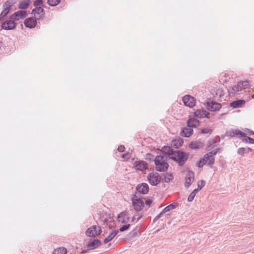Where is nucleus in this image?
Instances as JSON below:
<instances>
[{
    "label": "nucleus",
    "mask_w": 254,
    "mask_h": 254,
    "mask_svg": "<svg viewBox=\"0 0 254 254\" xmlns=\"http://www.w3.org/2000/svg\"><path fill=\"white\" fill-rule=\"evenodd\" d=\"M33 5L35 7L42 6L46 8V6L43 4V0H35L33 2Z\"/></svg>",
    "instance_id": "obj_36"
},
{
    "label": "nucleus",
    "mask_w": 254,
    "mask_h": 254,
    "mask_svg": "<svg viewBox=\"0 0 254 254\" xmlns=\"http://www.w3.org/2000/svg\"><path fill=\"white\" fill-rule=\"evenodd\" d=\"M31 13L32 14L35 15L36 14H41L39 16V17L37 18L38 19H40L44 14L45 13V10L44 9L41 7V6H37L35 7L34 9L32 10Z\"/></svg>",
    "instance_id": "obj_20"
},
{
    "label": "nucleus",
    "mask_w": 254,
    "mask_h": 254,
    "mask_svg": "<svg viewBox=\"0 0 254 254\" xmlns=\"http://www.w3.org/2000/svg\"><path fill=\"white\" fill-rule=\"evenodd\" d=\"M174 146H176L177 148L179 147V146H181V143L180 142L179 144H174Z\"/></svg>",
    "instance_id": "obj_50"
},
{
    "label": "nucleus",
    "mask_w": 254,
    "mask_h": 254,
    "mask_svg": "<svg viewBox=\"0 0 254 254\" xmlns=\"http://www.w3.org/2000/svg\"><path fill=\"white\" fill-rule=\"evenodd\" d=\"M123 158H124L125 159H126V158L128 159L129 158L128 154V153H126V154H123Z\"/></svg>",
    "instance_id": "obj_48"
},
{
    "label": "nucleus",
    "mask_w": 254,
    "mask_h": 254,
    "mask_svg": "<svg viewBox=\"0 0 254 254\" xmlns=\"http://www.w3.org/2000/svg\"><path fill=\"white\" fill-rule=\"evenodd\" d=\"M252 150V149L249 147H247V148L241 147V148H239L238 149L237 152L239 154L243 155L245 153H249V152H251Z\"/></svg>",
    "instance_id": "obj_28"
},
{
    "label": "nucleus",
    "mask_w": 254,
    "mask_h": 254,
    "mask_svg": "<svg viewBox=\"0 0 254 254\" xmlns=\"http://www.w3.org/2000/svg\"><path fill=\"white\" fill-rule=\"evenodd\" d=\"M101 245L100 240L96 239L94 240L91 243H89L87 245V249L88 250H92L95 249Z\"/></svg>",
    "instance_id": "obj_19"
},
{
    "label": "nucleus",
    "mask_w": 254,
    "mask_h": 254,
    "mask_svg": "<svg viewBox=\"0 0 254 254\" xmlns=\"http://www.w3.org/2000/svg\"><path fill=\"white\" fill-rule=\"evenodd\" d=\"M130 226V224H127V225H124L120 228L119 230L120 232H124L125 230L128 229Z\"/></svg>",
    "instance_id": "obj_40"
},
{
    "label": "nucleus",
    "mask_w": 254,
    "mask_h": 254,
    "mask_svg": "<svg viewBox=\"0 0 254 254\" xmlns=\"http://www.w3.org/2000/svg\"><path fill=\"white\" fill-rule=\"evenodd\" d=\"M200 132L202 134L211 133L212 129L209 128H202L200 129Z\"/></svg>",
    "instance_id": "obj_37"
},
{
    "label": "nucleus",
    "mask_w": 254,
    "mask_h": 254,
    "mask_svg": "<svg viewBox=\"0 0 254 254\" xmlns=\"http://www.w3.org/2000/svg\"><path fill=\"white\" fill-rule=\"evenodd\" d=\"M53 254H67V250L64 247H61L55 250Z\"/></svg>",
    "instance_id": "obj_29"
},
{
    "label": "nucleus",
    "mask_w": 254,
    "mask_h": 254,
    "mask_svg": "<svg viewBox=\"0 0 254 254\" xmlns=\"http://www.w3.org/2000/svg\"><path fill=\"white\" fill-rule=\"evenodd\" d=\"M125 149V148L124 146H123V145H120V146H119V147L118 148V151L120 152H124Z\"/></svg>",
    "instance_id": "obj_45"
},
{
    "label": "nucleus",
    "mask_w": 254,
    "mask_h": 254,
    "mask_svg": "<svg viewBox=\"0 0 254 254\" xmlns=\"http://www.w3.org/2000/svg\"><path fill=\"white\" fill-rule=\"evenodd\" d=\"M21 28L22 29H23V24H21Z\"/></svg>",
    "instance_id": "obj_56"
},
{
    "label": "nucleus",
    "mask_w": 254,
    "mask_h": 254,
    "mask_svg": "<svg viewBox=\"0 0 254 254\" xmlns=\"http://www.w3.org/2000/svg\"><path fill=\"white\" fill-rule=\"evenodd\" d=\"M249 134L250 135H254V131H252V130H249Z\"/></svg>",
    "instance_id": "obj_49"
},
{
    "label": "nucleus",
    "mask_w": 254,
    "mask_h": 254,
    "mask_svg": "<svg viewBox=\"0 0 254 254\" xmlns=\"http://www.w3.org/2000/svg\"><path fill=\"white\" fill-rule=\"evenodd\" d=\"M194 179V173L192 171H189L186 177V182L185 186L186 188H188Z\"/></svg>",
    "instance_id": "obj_12"
},
{
    "label": "nucleus",
    "mask_w": 254,
    "mask_h": 254,
    "mask_svg": "<svg viewBox=\"0 0 254 254\" xmlns=\"http://www.w3.org/2000/svg\"><path fill=\"white\" fill-rule=\"evenodd\" d=\"M167 157L166 155H157L155 159L154 163L156 165V170L159 172L166 171L169 167L167 163Z\"/></svg>",
    "instance_id": "obj_1"
},
{
    "label": "nucleus",
    "mask_w": 254,
    "mask_h": 254,
    "mask_svg": "<svg viewBox=\"0 0 254 254\" xmlns=\"http://www.w3.org/2000/svg\"><path fill=\"white\" fill-rule=\"evenodd\" d=\"M216 142L214 139L210 140L208 142V147L210 148L213 147V144Z\"/></svg>",
    "instance_id": "obj_42"
},
{
    "label": "nucleus",
    "mask_w": 254,
    "mask_h": 254,
    "mask_svg": "<svg viewBox=\"0 0 254 254\" xmlns=\"http://www.w3.org/2000/svg\"><path fill=\"white\" fill-rule=\"evenodd\" d=\"M205 185V182L203 180L199 181L197 182V187L198 190H201Z\"/></svg>",
    "instance_id": "obj_39"
},
{
    "label": "nucleus",
    "mask_w": 254,
    "mask_h": 254,
    "mask_svg": "<svg viewBox=\"0 0 254 254\" xmlns=\"http://www.w3.org/2000/svg\"><path fill=\"white\" fill-rule=\"evenodd\" d=\"M152 199L150 197L148 198L146 201H145V204L148 206V207H150L151 204L152 203Z\"/></svg>",
    "instance_id": "obj_41"
},
{
    "label": "nucleus",
    "mask_w": 254,
    "mask_h": 254,
    "mask_svg": "<svg viewBox=\"0 0 254 254\" xmlns=\"http://www.w3.org/2000/svg\"><path fill=\"white\" fill-rule=\"evenodd\" d=\"M164 213H163V211H162L157 216H156L153 220V222H156L162 216L163 214H164Z\"/></svg>",
    "instance_id": "obj_43"
},
{
    "label": "nucleus",
    "mask_w": 254,
    "mask_h": 254,
    "mask_svg": "<svg viewBox=\"0 0 254 254\" xmlns=\"http://www.w3.org/2000/svg\"><path fill=\"white\" fill-rule=\"evenodd\" d=\"M136 190L138 193L145 194L149 191V186L146 183H142L136 186Z\"/></svg>",
    "instance_id": "obj_14"
},
{
    "label": "nucleus",
    "mask_w": 254,
    "mask_h": 254,
    "mask_svg": "<svg viewBox=\"0 0 254 254\" xmlns=\"http://www.w3.org/2000/svg\"><path fill=\"white\" fill-rule=\"evenodd\" d=\"M175 151H174L172 147L170 146H164L162 149V152L167 155L171 156L172 157V154L174 153Z\"/></svg>",
    "instance_id": "obj_26"
},
{
    "label": "nucleus",
    "mask_w": 254,
    "mask_h": 254,
    "mask_svg": "<svg viewBox=\"0 0 254 254\" xmlns=\"http://www.w3.org/2000/svg\"><path fill=\"white\" fill-rule=\"evenodd\" d=\"M141 217H142V216H140V217H139L137 219V221H139L141 219Z\"/></svg>",
    "instance_id": "obj_54"
},
{
    "label": "nucleus",
    "mask_w": 254,
    "mask_h": 254,
    "mask_svg": "<svg viewBox=\"0 0 254 254\" xmlns=\"http://www.w3.org/2000/svg\"><path fill=\"white\" fill-rule=\"evenodd\" d=\"M239 87L241 88V91L243 89H246L249 84L248 80H242L238 82Z\"/></svg>",
    "instance_id": "obj_30"
},
{
    "label": "nucleus",
    "mask_w": 254,
    "mask_h": 254,
    "mask_svg": "<svg viewBox=\"0 0 254 254\" xmlns=\"http://www.w3.org/2000/svg\"><path fill=\"white\" fill-rule=\"evenodd\" d=\"M164 180L166 183L169 182L170 181H172L174 177L172 174L171 173H167L164 175Z\"/></svg>",
    "instance_id": "obj_34"
},
{
    "label": "nucleus",
    "mask_w": 254,
    "mask_h": 254,
    "mask_svg": "<svg viewBox=\"0 0 254 254\" xmlns=\"http://www.w3.org/2000/svg\"><path fill=\"white\" fill-rule=\"evenodd\" d=\"M201 160L202 162V163L205 165L207 163L208 164V162L210 161V158L207 154H205L203 158L201 159Z\"/></svg>",
    "instance_id": "obj_38"
},
{
    "label": "nucleus",
    "mask_w": 254,
    "mask_h": 254,
    "mask_svg": "<svg viewBox=\"0 0 254 254\" xmlns=\"http://www.w3.org/2000/svg\"><path fill=\"white\" fill-rule=\"evenodd\" d=\"M61 0H48L47 3L51 6H55L60 3Z\"/></svg>",
    "instance_id": "obj_33"
},
{
    "label": "nucleus",
    "mask_w": 254,
    "mask_h": 254,
    "mask_svg": "<svg viewBox=\"0 0 254 254\" xmlns=\"http://www.w3.org/2000/svg\"><path fill=\"white\" fill-rule=\"evenodd\" d=\"M149 183L152 186H157L161 181V177L158 173H151L148 176Z\"/></svg>",
    "instance_id": "obj_6"
},
{
    "label": "nucleus",
    "mask_w": 254,
    "mask_h": 254,
    "mask_svg": "<svg viewBox=\"0 0 254 254\" xmlns=\"http://www.w3.org/2000/svg\"><path fill=\"white\" fill-rule=\"evenodd\" d=\"M228 76L227 75V74H225L224 77H227Z\"/></svg>",
    "instance_id": "obj_55"
},
{
    "label": "nucleus",
    "mask_w": 254,
    "mask_h": 254,
    "mask_svg": "<svg viewBox=\"0 0 254 254\" xmlns=\"http://www.w3.org/2000/svg\"><path fill=\"white\" fill-rule=\"evenodd\" d=\"M252 98L254 99V94L252 95Z\"/></svg>",
    "instance_id": "obj_57"
},
{
    "label": "nucleus",
    "mask_w": 254,
    "mask_h": 254,
    "mask_svg": "<svg viewBox=\"0 0 254 254\" xmlns=\"http://www.w3.org/2000/svg\"><path fill=\"white\" fill-rule=\"evenodd\" d=\"M118 233V231L115 230L111 233L104 241V244H107L112 241Z\"/></svg>",
    "instance_id": "obj_27"
},
{
    "label": "nucleus",
    "mask_w": 254,
    "mask_h": 254,
    "mask_svg": "<svg viewBox=\"0 0 254 254\" xmlns=\"http://www.w3.org/2000/svg\"><path fill=\"white\" fill-rule=\"evenodd\" d=\"M30 3V0H21L19 3L18 8L20 9H25L29 7Z\"/></svg>",
    "instance_id": "obj_24"
},
{
    "label": "nucleus",
    "mask_w": 254,
    "mask_h": 254,
    "mask_svg": "<svg viewBox=\"0 0 254 254\" xmlns=\"http://www.w3.org/2000/svg\"><path fill=\"white\" fill-rule=\"evenodd\" d=\"M135 219V217L134 216H133L131 219V222H133Z\"/></svg>",
    "instance_id": "obj_51"
},
{
    "label": "nucleus",
    "mask_w": 254,
    "mask_h": 254,
    "mask_svg": "<svg viewBox=\"0 0 254 254\" xmlns=\"http://www.w3.org/2000/svg\"><path fill=\"white\" fill-rule=\"evenodd\" d=\"M203 143L200 141H192L189 144V147L192 149H197L203 147Z\"/></svg>",
    "instance_id": "obj_25"
},
{
    "label": "nucleus",
    "mask_w": 254,
    "mask_h": 254,
    "mask_svg": "<svg viewBox=\"0 0 254 254\" xmlns=\"http://www.w3.org/2000/svg\"><path fill=\"white\" fill-rule=\"evenodd\" d=\"M182 100L184 105L190 108L193 107L196 104L195 99L190 95L184 96L183 97Z\"/></svg>",
    "instance_id": "obj_7"
},
{
    "label": "nucleus",
    "mask_w": 254,
    "mask_h": 254,
    "mask_svg": "<svg viewBox=\"0 0 254 254\" xmlns=\"http://www.w3.org/2000/svg\"><path fill=\"white\" fill-rule=\"evenodd\" d=\"M2 43L0 41V48L2 46Z\"/></svg>",
    "instance_id": "obj_53"
},
{
    "label": "nucleus",
    "mask_w": 254,
    "mask_h": 254,
    "mask_svg": "<svg viewBox=\"0 0 254 254\" xmlns=\"http://www.w3.org/2000/svg\"><path fill=\"white\" fill-rule=\"evenodd\" d=\"M206 106L207 109L210 111H218L222 107L221 104L213 101L207 102Z\"/></svg>",
    "instance_id": "obj_10"
},
{
    "label": "nucleus",
    "mask_w": 254,
    "mask_h": 254,
    "mask_svg": "<svg viewBox=\"0 0 254 254\" xmlns=\"http://www.w3.org/2000/svg\"><path fill=\"white\" fill-rule=\"evenodd\" d=\"M203 165H204V164L202 163V162L200 160L199 161L198 164V167H199V168L202 167L203 166Z\"/></svg>",
    "instance_id": "obj_46"
},
{
    "label": "nucleus",
    "mask_w": 254,
    "mask_h": 254,
    "mask_svg": "<svg viewBox=\"0 0 254 254\" xmlns=\"http://www.w3.org/2000/svg\"><path fill=\"white\" fill-rule=\"evenodd\" d=\"M134 166L136 169L142 171L148 168V164L144 161H136L134 163Z\"/></svg>",
    "instance_id": "obj_16"
},
{
    "label": "nucleus",
    "mask_w": 254,
    "mask_h": 254,
    "mask_svg": "<svg viewBox=\"0 0 254 254\" xmlns=\"http://www.w3.org/2000/svg\"><path fill=\"white\" fill-rule=\"evenodd\" d=\"M218 149V148H217L206 154L210 158V161L208 162V165L210 167H212V165L214 163L215 158L214 156L216 154Z\"/></svg>",
    "instance_id": "obj_18"
},
{
    "label": "nucleus",
    "mask_w": 254,
    "mask_h": 254,
    "mask_svg": "<svg viewBox=\"0 0 254 254\" xmlns=\"http://www.w3.org/2000/svg\"><path fill=\"white\" fill-rule=\"evenodd\" d=\"M230 134L232 136L240 135L242 137V135H244V133L239 130L235 129L232 130Z\"/></svg>",
    "instance_id": "obj_35"
},
{
    "label": "nucleus",
    "mask_w": 254,
    "mask_h": 254,
    "mask_svg": "<svg viewBox=\"0 0 254 254\" xmlns=\"http://www.w3.org/2000/svg\"><path fill=\"white\" fill-rule=\"evenodd\" d=\"M101 230L99 229L97 230L96 226H93L90 228L87 229L86 231V235L88 237H95L96 236L100 235Z\"/></svg>",
    "instance_id": "obj_9"
},
{
    "label": "nucleus",
    "mask_w": 254,
    "mask_h": 254,
    "mask_svg": "<svg viewBox=\"0 0 254 254\" xmlns=\"http://www.w3.org/2000/svg\"><path fill=\"white\" fill-rule=\"evenodd\" d=\"M249 139V142L252 144H254V139L252 138H248Z\"/></svg>",
    "instance_id": "obj_47"
},
{
    "label": "nucleus",
    "mask_w": 254,
    "mask_h": 254,
    "mask_svg": "<svg viewBox=\"0 0 254 254\" xmlns=\"http://www.w3.org/2000/svg\"><path fill=\"white\" fill-rule=\"evenodd\" d=\"M241 91V88L239 87L238 83L237 85L230 86L228 89V93L230 96H234L238 92Z\"/></svg>",
    "instance_id": "obj_17"
},
{
    "label": "nucleus",
    "mask_w": 254,
    "mask_h": 254,
    "mask_svg": "<svg viewBox=\"0 0 254 254\" xmlns=\"http://www.w3.org/2000/svg\"><path fill=\"white\" fill-rule=\"evenodd\" d=\"M192 133V128H191L190 127H189L187 126V127H185L183 129L181 133V134L182 136L189 137L191 136Z\"/></svg>",
    "instance_id": "obj_21"
},
{
    "label": "nucleus",
    "mask_w": 254,
    "mask_h": 254,
    "mask_svg": "<svg viewBox=\"0 0 254 254\" xmlns=\"http://www.w3.org/2000/svg\"><path fill=\"white\" fill-rule=\"evenodd\" d=\"M198 191V189H194L189 195V196H188V201H189V202H191L192 201L196 194L197 193V192Z\"/></svg>",
    "instance_id": "obj_31"
},
{
    "label": "nucleus",
    "mask_w": 254,
    "mask_h": 254,
    "mask_svg": "<svg viewBox=\"0 0 254 254\" xmlns=\"http://www.w3.org/2000/svg\"><path fill=\"white\" fill-rule=\"evenodd\" d=\"M86 252V251H83L81 253V254H83L85 253Z\"/></svg>",
    "instance_id": "obj_52"
},
{
    "label": "nucleus",
    "mask_w": 254,
    "mask_h": 254,
    "mask_svg": "<svg viewBox=\"0 0 254 254\" xmlns=\"http://www.w3.org/2000/svg\"><path fill=\"white\" fill-rule=\"evenodd\" d=\"M24 24L26 27L32 29L36 26L37 22L35 18L28 17L24 20Z\"/></svg>",
    "instance_id": "obj_13"
},
{
    "label": "nucleus",
    "mask_w": 254,
    "mask_h": 254,
    "mask_svg": "<svg viewBox=\"0 0 254 254\" xmlns=\"http://www.w3.org/2000/svg\"><path fill=\"white\" fill-rule=\"evenodd\" d=\"M17 23L9 17L8 19L4 20L1 24V27L2 29L6 30H11L15 29L16 27Z\"/></svg>",
    "instance_id": "obj_4"
},
{
    "label": "nucleus",
    "mask_w": 254,
    "mask_h": 254,
    "mask_svg": "<svg viewBox=\"0 0 254 254\" xmlns=\"http://www.w3.org/2000/svg\"><path fill=\"white\" fill-rule=\"evenodd\" d=\"M129 214L128 212L123 211L121 212L118 216L117 219L119 222L122 223H127L129 220Z\"/></svg>",
    "instance_id": "obj_11"
},
{
    "label": "nucleus",
    "mask_w": 254,
    "mask_h": 254,
    "mask_svg": "<svg viewBox=\"0 0 254 254\" xmlns=\"http://www.w3.org/2000/svg\"><path fill=\"white\" fill-rule=\"evenodd\" d=\"M194 114L195 117L200 118H209L210 115L206 110L203 109H198L194 112Z\"/></svg>",
    "instance_id": "obj_15"
},
{
    "label": "nucleus",
    "mask_w": 254,
    "mask_h": 254,
    "mask_svg": "<svg viewBox=\"0 0 254 254\" xmlns=\"http://www.w3.org/2000/svg\"><path fill=\"white\" fill-rule=\"evenodd\" d=\"M176 206L177 205L174 203L170 204L163 209V213H165L167 212L170 211L171 210L174 209L176 207Z\"/></svg>",
    "instance_id": "obj_32"
},
{
    "label": "nucleus",
    "mask_w": 254,
    "mask_h": 254,
    "mask_svg": "<svg viewBox=\"0 0 254 254\" xmlns=\"http://www.w3.org/2000/svg\"><path fill=\"white\" fill-rule=\"evenodd\" d=\"M133 208L136 211H140L144 206V203L141 198H137L136 195H134L131 198Z\"/></svg>",
    "instance_id": "obj_5"
},
{
    "label": "nucleus",
    "mask_w": 254,
    "mask_h": 254,
    "mask_svg": "<svg viewBox=\"0 0 254 254\" xmlns=\"http://www.w3.org/2000/svg\"><path fill=\"white\" fill-rule=\"evenodd\" d=\"M188 154L184 152L175 151L170 158L177 162L180 166H183L188 159Z\"/></svg>",
    "instance_id": "obj_2"
},
{
    "label": "nucleus",
    "mask_w": 254,
    "mask_h": 254,
    "mask_svg": "<svg viewBox=\"0 0 254 254\" xmlns=\"http://www.w3.org/2000/svg\"><path fill=\"white\" fill-rule=\"evenodd\" d=\"M27 16V13L24 10H18L10 15V18L14 21H19L20 19H24Z\"/></svg>",
    "instance_id": "obj_8"
},
{
    "label": "nucleus",
    "mask_w": 254,
    "mask_h": 254,
    "mask_svg": "<svg viewBox=\"0 0 254 254\" xmlns=\"http://www.w3.org/2000/svg\"><path fill=\"white\" fill-rule=\"evenodd\" d=\"M246 103L244 100L241 99L234 101L231 103V107L233 108H238L241 107Z\"/></svg>",
    "instance_id": "obj_23"
},
{
    "label": "nucleus",
    "mask_w": 254,
    "mask_h": 254,
    "mask_svg": "<svg viewBox=\"0 0 254 254\" xmlns=\"http://www.w3.org/2000/svg\"><path fill=\"white\" fill-rule=\"evenodd\" d=\"M14 4L13 0H7L3 4L4 9L0 13V21L3 19L10 11L12 6Z\"/></svg>",
    "instance_id": "obj_3"
},
{
    "label": "nucleus",
    "mask_w": 254,
    "mask_h": 254,
    "mask_svg": "<svg viewBox=\"0 0 254 254\" xmlns=\"http://www.w3.org/2000/svg\"><path fill=\"white\" fill-rule=\"evenodd\" d=\"M199 125V122L195 118H190L187 122V126L191 128L196 127Z\"/></svg>",
    "instance_id": "obj_22"
},
{
    "label": "nucleus",
    "mask_w": 254,
    "mask_h": 254,
    "mask_svg": "<svg viewBox=\"0 0 254 254\" xmlns=\"http://www.w3.org/2000/svg\"><path fill=\"white\" fill-rule=\"evenodd\" d=\"M242 137H243L242 140L246 142H248V141L249 142V139H248V138H251L250 137L246 136L245 134L244 135H242Z\"/></svg>",
    "instance_id": "obj_44"
}]
</instances>
